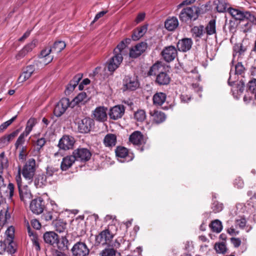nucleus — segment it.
Returning a JSON list of instances; mask_svg holds the SVG:
<instances>
[{
	"mask_svg": "<svg viewBox=\"0 0 256 256\" xmlns=\"http://www.w3.org/2000/svg\"><path fill=\"white\" fill-rule=\"evenodd\" d=\"M234 185L238 188H242L244 187V182L240 177H238L234 180Z\"/></svg>",
	"mask_w": 256,
	"mask_h": 256,
	"instance_id": "nucleus-61",
	"label": "nucleus"
},
{
	"mask_svg": "<svg viewBox=\"0 0 256 256\" xmlns=\"http://www.w3.org/2000/svg\"><path fill=\"white\" fill-rule=\"evenodd\" d=\"M20 199L24 203L28 202L32 198V194L27 186H23L18 188Z\"/></svg>",
	"mask_w": 256,
	"mask_h": 256,
	"instance_id": "nucleus-23",
	"label": "nucleus"
},
{
	"mask_svg": "<svg viewBox=\"0 0 256 256\" xmlns=\"http://www.w3.org/2000/svg\"><path fill=\"white\" fill-rule=\"evenodd\" d=\"M230 241L235 248H238L242 244V240L240 238H231Z\"/></svg>",
	"mask_w": 256,
	"mask_h": 256,
	"instance_id": "nucleus-60",
	"label": "nucleus"
},
{
	"mask_svg": "<svg viewBox=\"0 0 256 256\" xmlns=\"http://www.w3.org/2000/svg\"><path fill=\"white\" fill-rule=\"evenodd\" d=\"M124 90H134L138 88L140 86L139 82L135 77L130 76H125L124 79Z\"/></svg>",
	"mask_w": 256,
	"mask_h": 256,
	"instance_id": "nucleus-14",
	"label": "nucleus"
},
{
	"mask_svg": "<svg viewBox=\"0 0 256 256\" xmlns=\"http://www.w3.org/2000/svg\"><path fill=\"white\" fill-rule=\"evenodd\" d=\"M242 20L246 19L253 23H256V17L252 12L248 11H242Z\"/></svg>",
	"mask_w": 256,
	"mask_h": 256,
	"instance_id": "nucleus-50",
	"label": "nucleus"
},
{
	"mask_svg": "<svg viewBox=\"0 0 256 256\" xmlns=\"http://www.w3.org/2000/svg\"><path fill=\"white\" fill-rule=\"evenodd\" d=\"M101 256H122L120 253L114 248H105L100 253Z\"/></svg>",
	"mask_w": 256,
	"mask_h": 256,
	"instance_id": "nucleus-46",
	"label": "nucleus"
},
{
	"mask_svg": "<svg viewBox=\"0 0 256 256\" xmlns=\"http://www.w3.org/2000/svg\"><path fill=\"white\" fill-rule=\"evenodd\" d=\"M232 70H231L230 72V77L228 82L230 86H232V92L233 96L236 98H238V96L240 95L244 90V84L242 82L240 81L239 84H236V86H234L233 84H234L235 81L232 80Z\"/></svg>",
	"mask_w": 256,
	"mask_h": 256,
	"instance_id": "nucleus-9",
	"label": "nucleus"
},
{
	"mask_svg": "<svg viewBox=\"0 0 256 256\" xmlns=\"http://www.w3.org/2000/svg\"><path fill=\"white\" fill-rule=\"evenodd\" d=\"M134 118L135 119L140 122H142L146 118V112L144 110H138L134 114Z\"/></svg>",
	"mask_w": 256,
	"mask_h": 256,
	"instance_id": "nucleus-52",
	"label": "nucleus"
},
{
	"mask_svg": "<svg viewBox=\"0 0 256 256\" xmlns=\"http://www.w3.org/2000/svg\"><path fill=\"white\" fill-rule=\"evenodd\" d=\"M210 227L212 232L216 233L220 232L222 229V222L218 220L212 221L210 224Z\"/></svg>",
	"mask_w": 256,
	"mask_h": 256,
	"instance_id": "nucleus-39",
	"label": "nucleus"
},
{
	"mask_svg": "<svg viewBox=\"0 0 256 256\" xmlns=\"http://www.w3.org/2000/svg\"><path fill=\"white\" fill-rule=\"evenodd\" d=\"M214 4L216 6L217 12H226L227 8L226 0H216L214 2Z\"/></svg>",
	"mask_w": 256,
	"mask_h": 256,
	"instance_id": "nucleus-40",
	"label": "nucleus"
},
{
	"mask_svg": "<svg viewBox=\"0 0 256 256\" xmlns=\"http://www.w3.org/2000/svg\"><path fill=\"white\" fill-rule=\"evenodd\" d=\"M170 82V78L166 72H162L156 76L155 83L160 86H167Z\"/></svg>",
	"mask_w": 256,
	"mask_h": 256,
	"instance_id": "nucleus-26",
	"label": "nucleus"
},
{
	"mask_svg": "<svg viewBox=\"0 0 256 256\" xmlns=\"http://www.w3.org/2000/svg\"><path fill=\"white\" fill-rule=\"evenodd\" d=\"M191 32L193 34L194 36L196 38H201L204 34L205 32H204V28L202 25H200L199 26H194L191 30Z\"/></svg>",
	"mask_w": 256,
	"mask_h": 256,
	"instance_id": "nucleus-41",
	"label": "nucleus"
},
{
	"mask_svg": "<svg viewBox=\"0 0 256 256\" xmlns=\"http://www.w3.org/2000/svg\"><path fill=\"white\" fill-rule=\"evenodd\" d=\"M162 55L166 62H170L176 56L177 50L174 46H168L162 50Z\"/></svg>",
	"mask_w": 256,
	"mask_h": 256,
	"instance_id": "nucleus-16",
	"label": "nucleus"
},
{
	"mask_svg": "<svg viewBox=\"0 0 256 256\" xmlns=\"http://www.w3.org/2000/svg\"><path fill=\"white\" fill-rule=\"evenodd\" d=\"M164 68L160 62H157L155 64H154L150 68L148 75V76H157L158 74L162 72Z\"/></svg>",
	"mask_w": 256,
	"mask_h": 256,
	"instance_id": "nucleus-32",
	"label": "nucleus"
},
{
	"mask_svg": "<svg viewBox=\"0 0 256 256\" xmlns=\"http://www.w3.org/2000/svg\"><path fill=\"white\" fill-rule=\"evenodd\" d=\"M107 108L100 106L97 107L93 112L94 118L98 122H104L107 120Z\"/></svg>",
	"mask_w": 256,
	"mask_h": 256,
	"instance_id": "nucleus-18",
	"label": "nucleus"
},
{
	"mask_svg": "<svg viewBox=\"0 0 256 256\" xmlns=\"http://www.w3.org/2000/svg\"><path fill=\"white\" fill-rule=\"evenodd\" d=\"M52 52H53L51 48H48L42 50L39 55L40 62L44 65L50 63L54 58V56L50 54Z\"/></svg>",
	"mask_w": 256,
	"mask_h": 256,
	"instance_id": "nucleus-20",
	"label": "nucleus"
},
{
	"mask_svg": "<svg viewBox=\"0 0 256 256\" xmlns=\"http://www.w3.org/2000/svg\"><path fill=\"white\" fill-rule=\"evenodd\" d=\"M34 64L28 66L18 78L20 82H23L28 80L35 71Z\"/></svg>",
	"mask_w": 256,
	"mask_h": 256,
	"instance_id": "nucleus-24",
	"label": "nucleus"
},
{
	"mask_svg": "<svg viewBox=\"0 0 256 256\" xmlns=\"http://www.w3.org/2000/svg\"><path fill=\"white\" fill-rule=\"evenodd\" d=\"M86 94L85 92H82L80 93L74 98L73 99L72 102H74V104H78L79 103L86 101Z\"/></svg>",
	"mask_w": 256,
	"mask_h": 256,
	"instance_id": "nucleus-54",
	"label": "nucleus"
},
{
	"mask_svg": "<svg viewBox=\"0 0 256 256\" xmlns=\"http://www.w3.org/2000/svg\"><path fill=\"white\" fill-rule=\"evenodd\" d=\"M214 248L217 253L218 254H225L227 251V248L224 242L216 243L214 245Z\"/></svg>",
	"mask_w": 256,
	"mask_h": 256,
	"instance_id": "nucleus-49",
	"label": "nucleus"
},
{
	"mask_svg": "<svg viewBox=\"0 0 256 256\" xmlns=\"http://www.w3.org/2000/svg\"><path fill=\"white\" fill-rule=\"evenodd\" d=\"M204 32L208 36L216 34V21L214 19L209 21L204 28Z\"/></svg>",
	"mask_w": 256,
	"mask_h": 256,
	"instance_id": "nucleus-35",
	"label": "nucleus"
},
{
	"mask_svg": "<svg viewBox=\"0 0 256 256\" xmlns=\"http://www.w3.org/2000/svg\"><path fill=\"white\" fill-rule=\"evenodd\" d=\"M198 8L194 6L183 8L179 16L180 20L184 22L192 20H194L198 17Z\"/></svg>",
	"mask_w": 256,
	"mask_h": 256,
	"instance_id": "nucleus-2",
	"label": "nucleus"
},
{
	"mask_svg": "<svg viewBox=\"0 0 256 256\" xmlns=\"http://www.w3.org/2000/svg\"><path fill=\"white\" fill-rule=\"evenodd\" d=\"M82 75L78 74L75 76L68 84L66 86L65 94L66 95H69L74 90L76 86L78 84L79 82L82 79Z\"/></svg>",
	"mask_w": 256,
	"mask_h": 256,
	"instance_id": "nucleus-25",
	"label": "nucleus"
},
{
	"mask_svg": "<svg viewBox=\"0 0 256 256\" xmlns=\"http://www.w3.org/2000/svg\"><path fill=\"white\" fill-rule=\"evenodd\" d=\"M66 46L65 42L64 41L56 42L53 46L51 48L53 52L58 53L63 50Z\"/></svg>",
	"mask_w": 256,
	"mask_h": 256,
	"instance_id": "nucleus-44",
	"label": "nucleus"
},
{
	"mask_svg": "<svg viewBox=\"0 0 256 256\" xmlns=\"http://www.w3.org/2000/svg\"><path fill=\"white\" fill-rule=\"evenodd\" d=\"M94 125L93 120L86 118L78 122V128L80 132L86 134L90 132Z\"/></svg>",
	"mask_w": 256,
	"mask_h": 256,
	"instance_id": "nucleus-13",
	"label": "nucleus"
},
{
	"mask_svg": "<svg viewBox=\"0 0 256 256\" xmlns=\"http://www.w3.org/2000/svg\"><path fill=\"white\" fill-rule=\"evenodd\" d=\"M246 50V48L242 44H236L233 47V56L235 57L236 56H242L244 55Z\"/></svg>",
	"mask_w": 256,
	"mask_h": 256,
	"instance_id": "nucleus-37",
	"label": "nucleus"
},
{
	"mask_svg": "<svg viewBox=\"0 0 256 256\" xmlns=\"http://www.w3.org/2000/svg\"><path fill=\"white\" fill-rule=\"evenodd\" d=\"M178 26V21L176 17L168 18L164 22V26L169 31L175 30Z\"/></svg>",
	"mask_w": 256,
	"mask_h": 256,
	"instance_id": "nucleus-29",
	"label": "nucleus"
},
{
	"mask_svg": "<svg viewBox=\"0 0 256 256\" xmlns=\"http://www.w3.org/2000/svg\"><path fill=\"white\" fill-rule=\"evenodd\" d=\"M30 210L36 214H42L45 208V202L39 197L32 200L30 204Z\"/></svg>",
	"mask_w": 256,
	"mask_h": 256,
	"instance_id": "nucleus-8",
	"label": "nucleus"
},
{
	"mask_svg": "<svg viewBox=\"0 0 256 256\" xmlns=\"http://www.w3.org/2000/svg\"><path fill=\"white\" fill-rule=\"evenodd\" d=\"M114 235L109 230L106 229L102 231L96 236V244L110 246V243L113 238Z\"/></svg>",
	"mask_w": 256,
	"mask_h": 256,
	"instance_id": "nucleus-5",
	"label": "nucleus"
},
{
	"mask_svg": "<svg viewBox=\"0 0 256 256\" xmlns=\"http://www.w3.org/2000/svg\"><path fill=\"white\" fill-rule=\"evenodd\" d=\"M166 95L162 92H156L152 97L153 104L156 106H162L166 101Z\"/></svg>",
	"mask_w": 256,
	"mask_h": 256,
	"instance_id": "nucleus-31",
	"label": "nucleus"
},
{
	"mask_svg": "<svg viewBox=\"0 0 256 256\" xmlns=\"http://www.w3.org/2000/svg\"><path fill=\"white\" fill-rule=\"evenodd\" d=\"M16 117L17 116H15L8 120L2 123L0 126V132H2L4 130H6L10 125L12 123V122L16 119Z\"/></svg>",
	"mask_w": 256,
	"mask_h": 256,
	"instance_id": "nucleus-58",
	"label": "nucleus"
},
{
	"mask_svg": "<svg viewBox=\"0 0 256 256\" xmlns=\"http://www.w3.org/2000/svg\"><path fill=\"white\" fill-rule=\"evenodd\" d=\"M122 60V54H114V56L106 62L108 70L111 74L120 66Z\"/></svg>",
	"mask_w": 256,
	"mask_h": 256,
	"instance_id": "nucleus-6",
	"label": "nucleus"
},
{
	"mask_svg": "<svg viewBox=\"0 0 256 256\" xmlns=\"http://www.w3.org/2000/svg\"><path fill=\"white\" fill-rule=\"evenodd\" d=\"M75 140L72 136L64 135L60 140L58 146L60 150H66L72 149Z\"/></svg>",
	"mask_w": 256,
	"mask_h": 256,
	"instance_id": "nucleus-12",
	"label": "nucleus"
},
{
	"mask_svg": "<svg viewBox=\"0 0 256 256\" xmlns=\"http://www.w3.org/2000/svg\"><path fill=\"white\" fill-rule=\"evenodd\" d=\"M117 142V136L115 134L108 133L103 140V144L106 147L112 148L114 146Z\"/></svg>",
	"mask_w": 256,
	"mask_h": 256,
	"instance_id": "nucleus-27",
	"label": "nucleus"
},
{
	"mask_svg": "<svg viewBox=\"0 0 256 256\" xmlns=\"http://www.w3.org/2000/svg\"><path fill=\"white\" fill-rule=\"evenodd\" d=\"M150 114L153 117V120L156 124H160L166 119L164 113L160 111L154 110V112H150Z\"/></svg>",
	"mask_w": 256,
	"mask_h": 256,
	"instance_id": "nucleus-34",
	"label": "nucleus"
},
{
	"mask_svg": "<svg viewBox=\"0 0 256 256\" xmlns=\"http://www.w3.org/2000/svg\"><path fill=\"white\" fill-rule=\"evenodd\" d=\"M31 240L32 242L33 246L35 247V249L37 251H39L40 250V244L39 242L38 238V236L32 238Z\"/></svg>",
	"mask_w": 256,
	"mask_h": 256,
	"instance_id": "nucleus-62",
	"label": "nucleus"
},
{
	"mask_svg": "<svg viewBox=\"0 0 256 256\" xmlns=\"http://www.w3.org/2000/svg\"><path fill=\"white\" fill-rule=\"evenodd\" d=\"M129 141L134 145L140 147V152L144 150V146L146 143V138L140 131L134 132L129 136Z\"/></svg>",
	"mask_w": 256,
	"mask_h": 256,
	"instance_id": "nucleus-4",
	"label": "nucleus"
},
{
	"mask_svg": "<svg viewBox=\"0 0 256 256\" xmlns=\"http://www.w3.org/2000/svg\"><path fill=\"white\" fill-rule=\"evenodd\" d=\"M36 123L37 120L36 118H30L26 122V127L24 130L26 134H29Z\"/></svg>",
	"mask_w": 256,
	"mask_h": 256,
	"instance_id": "nucleus-43",
	"label": "nucleus"
},
{
	"mask_svg": "<svg viewBox=\"0 0 256 256\" xmlns=\"http://www.w3.org/2000/svg\"><path fill=\"white\" fill-rule=\"evenodd\" d=\"M228 11L230 14L234 19L239 20H242V11L231 8H228Z\"/></svg>",
	"mask_w": 256,
	"mask_h": 256,
	"instance_id": "nucleus-42",
	"label": "nucleus"
},
{
	"mask_svg": "<svg viewBox=\"0 0 256 256\" xmlns=\"http://www.w3.org/2000/svg\"><path fill=\"white\" fill-rule=\"evenodd\" d=\"M28 134H26L24 132L22 133L20 136H18L17 139L14 146L16 148H18L24 144L25 142V137L27 136Z\"/></svg>",
	"mask_w": 256,
	"mask_h": 256,
	"instance_id": "nucleus-56",
	"label": "nucleus"
},
{
	"mask_svg": "<svg viewBox=\"0 0 256 256\" xmlns=\"http://www.w3.org/2000/svg\"><path fill=\"white\" fill-rule=\"evenodd\" d=\"M192 44L193 42L190 38H184L178 41L177 48L180 52H186L191 48Z\"/></svg>",
	"mask_w": 256,
	"mask_h": 256,
	"instance_id": "nucleus-22",
	"label": "nucleus"
},
{
	"mask_svg": "<svg viewBox=\"0 0 256 256\" xmlns=\"http://www.w3.org/2000/svg\"><path fill=\"white\" fill-rule=\"evenodd\" d=\"M6 232L8 233V238L4 240L6 246V252L10 254H14L16 252V244L12 240L14 228L10 226L8 228Z\"/></svg>",
	"mask_w": 256,
	"mask_h": 256,
	"instance_id": "nucleus-10",
	"label": "nucleus"
},
{
	"mask_svg": "<svg viewBox=\"0 0 256 256\" xmlns=\"http://www.w3.org/2000/svg\"><path fill=\"white\" fill-rule=\"evenodd\" d=\"M224 208V205L222 203L218 201H214L212 204V209L214 213H218L221 212Z\"/></svg>",
	"mask_w": 256,
	"mask_h": 256,
	"instance_id": "nucleus-55",
	"label": "nucleus"
},
{
	"mask_svg": "<svg viewBox=\"0 0 256 256\" xmlns=\"http://www.w3.org/2000/svg\"><path fill=\"white\" fill-rule=\"evenodd\" d=\"M58 170V166H48L46 168V176L47 178L52 176L54 174H56Z\"/></svg>",
	"mask_w": 256,
	"mask_h": 256,
	"instance_id": "nucleus-48",
	"label": "nucleus"
},
{
	"mask_svg": "<svg viewBox=\"0 0 256 256\" xmlns=\"http://www.w3.org/2000/svg\"><path fill=\"white\" fill-rule=\"evenodd\" d=\"M68 242V240L66 238H62L61 241H60L58 238V242L56 244L58 248L60 250H64L68 249L67 244Z\"/></svg>",
	"mask_w": 256,
	"mask_h": 256,
	"instance_id": "nucleus-53",
	"label": "nucleus"
},
{
	"mask_svg": "<svg viewBox=\"0 0 256 256\" xmlns=\"http://www.w3.org/2000/svg\"><path fill=\"white\" fill-rule=\"evenodd\" d=\"M72 154L76 160L86 162L89 160L92 156L90 152L86 148H78L74 150Z\"/></svg>",
	"mask_w": 256,
	"mask_h": 256,
	"instance_id": "nucleus-7",
	"label": "nucleus"
},
{
	"mask_svg": "<svg viewBox=\"0 0 256 256\" xmlns=\"http://www.w3.org/2000/svg\"><path fill=\"white\" fill-rule=\"evenodd\" d=\"M15 186L12 182H9L8 184L6 193L7 194V196L8 199L11 201L13 200V197L14 196Z\"/></svg>",
	"mask_w": 256,
	"mask_h": 256,
	"instance_id": "nucleus-45",
	"label": "nucleus"
},
{
	"mask_svg": "<svg viewBox=\"0 0 256 256\" xmlns=\"http://www.w3.org/2000/svg\"><path fill=\"white\" fill-rule=\"evenodd\" d=\"M125 108L122 105H117L110 109L109 116L111 119L116 120L124 114Z\"/></svg>",
	"mask_w": 256,
	"mask_h": 256,
	"instance_id": "nucleus-21",
	"label": "nucleus"
},
{
	"mask_svg": "<svg viewBox=\"0 0 256 256\" xmlns=\"http://www.w3.org/2000/svg\"><path fill=\"white\" fill-rule=\"evenodd\" d=\"M46 142V140L44 138H42L39 139H38L36 141V150H40L42 146L45 144Z\"/></svg>",
	"mask_w": 256,
	"mask_h": 256,
	"instance_id": "nucleus-63",
	"label": "nucleus"
},
{
	"mask_svg": "<svg viewBox=\"0 0 256 256\" xmlns=\"http://www.w3.org/2000/svg\"><path fill=\"white\" fill-rule=\"evenodd\" d=\"M36 170V160L33 158H29L26 162L22 168H21L22 174L28 184L34 180V178Z\"/></svg>",
	"mask_w": 256,
	"mask_h": 256,
	"instance_id": "nucleus-1",
	"label": "nucleus"
},
{
	"mask_svg": "<svg viewBox=\"0 0 256 256\" xmlns=\"http://www.w3.org/2000/svg\"><path fill=\"white\" fill-rule=\"evenodd\" d=\"M58 235L55 232L52 231L46 232H44L43 235V238L44 242L54 247H55L56 244L58 243Z\"/></svg>",
	"mask_w": 256,
	"mask_h": 256,
	"instance_id": "nucleus-19",
	"label": "nucleus"
},
{
	"mask_svg": "<svg viewBox=\"0 0 256 256\" xmlns=\"http://www.w3.org/2000/svg\"><path fill=\"white\" fill-rule=\"evenodd\" d=\"M76 161L73 154L72 156H68L64 157L60 164L61 170L63 171L67 170L70 168Z\"/></svg>",
	"mask_w": 256,
	"mask_h": 256,
	"instance_id": "nucleus-28",
	"label": "nucleus"
},
{
	"mask_svg": "<svg viewBox=\"0 0 256 256\" xmlns=\"http://www.w3.org/2000/svg\"><path fill=\"white\" fill-rule=\"evenodd\" d=\"M74 104H72L68 98H62L56 105L54 110V114L56 117L62 115L68 107H74Z\"/></svg>",
	"mask_w": 256,
	"mask_h": 256,
	"instance_id": "nucleus-3",
	"label": "nucleus"
},
{
	"mask_svg": "<svg viewBox=\"0 0 256 256\" xmlns=\"http://www.w3.org/2000/svg\"><path fill=\"white\" fill-rule=\"evenodd\" d=\"M148 30V25H144L142 26L138 27L135 29L132 35V39L134 40H138L141 38L146 32Z\"/></svg>",
	"mask_w": 256,
	"mask_h": 256,
	"instance_id": "nucleus-30",
	"label": "nucleus"
},
{
	"mask_svg": "<svg viewBox=\"0 0 256 256\" xmlns=\"http://www.w3.org/2000/svg\"><path fill=\"white\" fill-rule=\"evenodd\" d=\"M19 132H20V130L18 129V130H16L14 131L13 132H12L10 134L6 135V137L8 141V142H10L15 137H16L18 136V134Z\"/></svg>",
	"mask_w": 256,
	"mask_h": 256,
	"instance_id": "nucleus-64",
	"label": "nucleus"
},
{
	"mask_svg": "<svg viewBox=\"0 0 256 256\" xmlns=\"http://www.w3.org/2000/svg\"><path fill=\"white\" fill-rule=\"evenodd\" d=\"M235 71L234 73V80L236 79V75H242L245 71V68L242 65V62H238L236 66H235Z\"/></svg>",
	"mask_w": 256,
	"mask_h": 256,
	"instance_id": "nucleus-51",
	"label": "nucleus"
},
{
	"mask_svg": "<svg viewBox=\"0 0 256 256\" xmlns=\"http://www.w3.org/2000/svg\"><path fill=\"white\" fill-rule=\"evenodd\" d=\"M116 156L120 158H125L128 155V150L123 146H118L115 150Z\"/></svg>",
	"mask_w": 256,
	"mask_h": 256,
	"instance_id": "nucleus-47",
	"label": "nucleus"
},
{
	"mask_svg": "<svg viewBox=\"0 0 256 256\" xmlns=\"http://www.w3.org/2000/svg\"><path fill=\"white\" fill-rule=\"evenodd\" d=\"M126 47L124 40H122L114 50V54H121L122 50Z\"/></svg>",
	"mask_w": 256,
	"mask_h": 256,
	"instance_id": "nucleus-59",
	"label": "nucleus"
},
{
	"mask_svg": "<svg viewBox=\"0 0 256 256\" xmlns=\"http://www.w3.org/2000/svg\"><path fill=\"white\" fill-rule=\"evenodd\" d=\"M72 252L74 256H86L90 250L85 243L79 242L73 246Z\"/></svg>",
	"mask_w": 256,
	"mask_h": 256,
	"instance_id": "nucleus-11",
	"label": "nucleus"
},
{
	"mask_svg": "<svg viewBox=\"0 0 256 256\" xmlns=\"http://www.w3.org/2000/svg\"><path fill=\"white\" fill-rule=\"evenodd\" d=\"M106 68H102L101 66H97L95 68L92 74V76L100 77V78L104 79L108 76V74L106 72Z\"/></svg>",
	"mask_w": 256,
	"mask_h": 256,
	"instance_id": "nucleus-38",
	"label": "nucleus"
},
{
	"mask_svg": "<svg viewBox=\"0 0 256 256\" xmlns=\"http://www.w3.org/2000/svg\"><path fill=\"white\" fill-rule=\"evenodd\" d=\"M38 40H33L30 42L26 44L18 53L16 55V58L17 60H20L24 58L28 53L31 52L36 46Z\"/></svg>",
	"mask_w": 256,
	"mask_h": 256,
	"instance_id": "nucleus-17",
	"label": "nucleus"
},
{
	"mask_svg": "<svg viewBox=\"0 0 256 256\" xmlns=\"http://www.w3.org/2000/svg\"><path fill=\"white\" fill-rule=\"evenodd\" d=\"M248 90L252 94H254L256 91V78H253L249 81L248 84Z\"/></svg>",
	"mask_w": 256,
	"mask_h": 256,
	"instance_id": "nucleus-57",
	"label": "nucleus"
},
{
	"mask_svg": "<svg viewBox=\"0 0 256 256\" xmlns=\"http://www.w3.org/2000/svg\"><path fill=\"white\" fill-rule=\"evenodd\" d=\"M148 48L146 42H141L136 44L130 50V56L132 58H137L144 52Z\"/></svg>",
	"mask_w": 256,
	"mask_h": 256,
	"instance_id": "nucleus-15",
	"label": "nucleus"
},
{
	"mask_svg": "<svg viewBox=\"0 0 256 256\" xmlns=\"http://www.w3.org/2000/svg\"><path fill=\"white\" fill-rule=\"evenodd\" d=\"M52 211L46 212L43 215L44 218L46 221L54 220L57 218V213L58 212V208L56 204L52 205Z\"/></svg>",
	"mask_w": 256,
	"mask_h": 256,
	"instance_id": "nucleus-33",
	"label": "nucleus"
},
{
	"mask_svg": "<svg viewBox=\"0 0 256 256\" xmlns=\"http://www.w3.org/2000/svg\"><path fill=\"white\" fill-rule=\"evenodd\" d=\"M46 176L44 174H38L34 178V184L36 188H42L46 184Z\"/></svg>",
	"mask_w": 256,
	"mask_h": 256,
	"instance_id": "nucleus-36",
	"label": "nucleus"
}]
</instances>
